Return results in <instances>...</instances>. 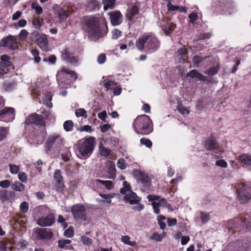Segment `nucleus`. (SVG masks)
<instances>
[{
    "label": "nucleus",
    "instance_id": "2eb2a0df",
    "mask_svg": "<svg viewBox=\"0 0 251 251\" xmlns=\"http://www.w3.org/2000/svg\"><path fill=\"white\" fill-rule=\"evenodd\" d=\"M124 200L130 204L138 203L141 201V198L138 197L136 194L132 191L129 194L126 195L124 197Z\"/></svg>",
    "mask_w": 251,
    "mask_h": 251
},
{
    "label": "nucleus",
    "instance_id": "3c124183",
    "mask_svg": "<svg viewBox=\"0 0 251 251\" xmlns=\"http://www.w3.org/2000/svg\"><path fill=\"white\" fill-rule=\"evenodd\" d=\"M64 188V185L63 183L61 182H57V184L55 186V189L56 191L58 192H61L63 191Z\"/></svg>",
    "mask_w": 251,
    "mask_h": 251
},
{
    "label": "nucleus",
    "instance_id": "aec40b11",
    "mask_svg": "<svg viewBox=\"0 0 251 251\" xmlns=\"http://www.w3.org/2000/svg\"><path fill=\"white\" fill-rule=\"evenodd\" d=\"M187 54V50L186 48H181L179 49L175 53V57L180 62L185 61L184 57Z\"/></svg>",
    "mask_w": 251,
    "mask_h": 251
},
{
    "label": "nucleus",
    "instance_id": "4d7b16f0",
    "mask_svg": "<svg viewBox=\"0 0 251 251\" xmlns=\"http://www.w3.org/2000/svg\"><path fill=\"white\" fill-rule=\"evenodd\" d=\"M19 179L23 182H26L27 177L24 172H20L18 175Z\"/></svg>",
    "mask_w": 251,
    "mask_h": 251
},
{
    "label": "nucleus",
    "instance_id": "13d9d810",
    "mask_svg": "<svg viewBox=\"0 0 251 251\" xmlns=\"http://www.w3.org/2000/svg\"><path fill=\"white\" fill-rule=\"evenodd\" d=\"M2 62H5V63H8L11 64V62L10 61V57L6 54H3L0 57Z\"/></svg>",
    "mask_w": 251,
    "mask_h": 251
},
{
    "label": "nucleus",
    "instance_id": "423d86ee",
    "mask_svg": "<svg viewBox=\"0 0 251 251\" xmlns=\"http://www.w3.org/2000/svg\"><path fill=\"white\" fill-rule=\"evenodd\" d=\"M72 213L75 219L84 221L87 220L86 209L81 204L74 205L72 208Z\"/></svg>",
    "mask_w": 251,
    "mask_h": 251
},
{
    "label": "nucleus",
    "instance_id": "4c0bfd02",
    "mask_svg": "<svg viewBox=\"0 0 251 251\" xmlns=\"http://www.w3.org/2000/svg\"><path fill=\"white\" fill-rule=\"evenodd\" d=\"M140 143L149 148H151L152 146L151 141L150 139L145 138H142L140 139Z\"/></svg>",
    "mask_w": 251,
    "mask_h": 251
},
{
    "label": "nucleus",
    "instance_id": "473e14b6",
    "mask_svg": "<svg viewBox=\"0 0 251 251\" xmlns=\"http://www.w3.org/2000/svg\"><path fill=\"white\" fill-rule=\"evenodd\" d=\"M100 153L102 156H107L110 155L111 151L110 149L101 147V145L100 146Z\"/></svg>",
    "mask_w": 251,
    "mask_h": 251
},
{
    "label": "nucleus",
    "instance_id": "864d4df0",
    "mask_svg": "<svg viewBox=\"0 0 251 251\" xmlns=\"http://www.w3.org/2000/svg\"><path fill=\"white\" fill-rule=\"evenodd\" d=\"M177 220L176 218H170L167 219V224L168 226H172L176 225Z\"/></svg>",
    "mask_w": 251,
    "mask_h": 251
},
{
    "label": "nucleus",
    "instance_id": "9d476101",
    "mask_svg": "<svg viewBox=\"0 0 251 251\" xmlns=\"http://www.w3.org/2000/svg\"><path fill=\"white\" fill-rule=\"evenodd\" d=\"M15 118V111L12 107H6L0 110V120L11 121Z\"/></svg>",
    "mask_w": 251,
    "mask_h": 251
},
{
    "label": "nucleus",
    "instance_id": "680f3d73",
    "mask_svg": "<svg viewBox=\"0 0 251 251\" xmlns=\"http://www.w3.org/2000/svg\"><path fill=\"white\" fill-rule=\"evenodd\" d=\"M177 110L183 114L188 113L189 111L186 108L183 107L182 105H178L177 107Z\"/></svg>",
    "mask_w": 251,
    "mask_h": 251
},
{
    "label": "nucleus",
    "instance_id": "bb28decb",
    "mask_svg": "<svg viewBox=\"0 0 251 251\" xmlns=\"http://www.w3.org/2000/svg\"><path fill=\"white\" fill-rule=\"evenodd\" d=\"M220 68V65H217L216 66L211 68L204 73L210 75H214L218 73Z\"/></svg>",
    "mask_w": 251,
    "mask_h": 251
},
{
    "label": "nucleus",
    "instance_id": "f8f14e48",
    "mask_svg": "<svg viewBox=\"0 0 251 251\" xmlns=\"http://www.w3.org/2000/svg\"><path fill=\"white\" fill-rule=\"evenodd\" d=\"M133 175L138 181H141L143 184L148 186L150 184V179L149 176L142 171L134 170Z\"/></svg>",
    "mask_w": 251,
    "mask_h": 251
},
{
    "label": "nucleus",
    "instance_id": "1a4fd4ad",
    "mask_svg": "<svg viewBox=\"0 0 251 251\" xmlns=\"http://www.w3.org/2000/svg\"><path fill=\"white\" fill-rule=\"evenodd\" d=\"M25 124L28 125L34 124L37 126H45L44 118L36 113L28 115L25 121Z\"/></svg>",
    "mask_w": 251,
    "mask_h": 251
},
{
    "label": "nucleus",
    "instance_id": "f3484780",
    "mask_svg": "<svg viewBox=\"0 0 251 251\" xmlns=\"http://www.w3.org/2000/svg\"><path fill=\"white\" fill-rule=\"evenodd\" d=\"M54 217L50 214L45 218H40L38 221V224L41 226H47L51 225L54 222Z\"/></svg>",
    "mask_w": 251,
    "mask_h": 251
},
{
    "label": "nucleus",
    "instance_id": "338daca9",
    "mask_svg": "<svg viewBox=\"0 0 251 251\" xmlns=\"http://www.w3.org/2000/svg\"><path fill=\"white\" fill-rule=\"evenodd\" d=\"M107 116L106 111L104 110L98 114V117L104 122H106L105 118Z\"/></svg>",
    "mask_w": 251,
    "mask_h": 251
},
{
    "label": "nucleus",
    "instance_id": "dca6fc26",
    "mask_svg": "<svg viewBox=\"0 0 251 251\" xmlns=\"http://www.w3.org/2000/svg\"><path fill=\"white\" fill-rule=\"evenodd\" d=\"M204 147L207 151L217 149L219 147L218 143L214 136H211L206 140Z\"/></svg>",
    "mask_w": 251,
    "mask_h": 251
},
{
    "label": "nucleus",
    "instance_id": "7c9ffc66",
    "mask_svg": "<svg viewBox=\"0 0 251 251\" xmlns=\"http://www.w3.org/2000/svg\"><path fill=\"white\" fill-rule=\"evenodd\" d=\"M130 237L128 236H123L121 238V240L123 242H124L126 244H127L128 245L131 246H134L136 245V243L135 241L131 242L130 241Z\"/></svg>",
    "mask_w": 251,
    "mask_h": 251
},
{
    "label": "nucleus",
    "instance_id": "72a5a7b5",
    "mask_svg": "<svg viewBox=\"0 0 251 251\" xmlns=\"http://www.w3.org/2000/svg\"><path fill=\"white\" fill-rule=\"evenodd\" d=\"M73 122L71 120H68L64 122L63 126L64 129L66 131H70L72 130L73 127Z\"/></svg>",
    "mask_w": 251,
    "mask_h": 251
},
{
    "label": "nucleus",
    "instance_id": "f257e3e1",
    "mask_svg": "<svg viewBox=\"0 0 251 251\" xmlns=\"http://www.w3.org/2000/svg\"><path fill=\"white\" fill-rule=\"evenodd\" d=\"M136 46L140 50H144L152 53L159 48L160 42L155 36L150 34H145L141 36L136 42Z\"/></svg>",
    "mask_w": 251,
    "mask_h": 251
},
{
    "label": "nucleus",
    "instance_id": "39448f33",
    "mask_svg": "<svg viewBox=\"0 0 251 251\" xmlns=\"http://www.w3.org/2000/svg\"><path fill=\"white\" fill-rule=\"evenodd\" d=\"M63 140L59 134L50 135L45 143L47 152L50 151L52 146L55 148H59L63 145Z\"/></svg>",
    "mask_w": 251,
    "mask_h": 251
},
{
    "label": "nucleus",
    "instance_id": "a19ab883",
    "mask_svg": "<svg viewBox=\"0 0 251 251\" xmlns=\"http://www.w3.org/2000/svg\"><path fill=\"white\" fill-rule=\"evenodd\" d=\"M20 210L23 213H26L28 210V203L26 201L22 202L20 206Z\"/></svg>",
    "mask_w": 251,
    "mask_h": 251
},
{
    "label": "nucleus",
    "instance_id": "c03bdc74",
    "mask_svg": "<svg viewBox=\"0 0 251 251\" xmlns=\"http://www.w3.org/2000/svg\"><path fill=\"white\" fill-rule=\"evenodd\" d=\"M202 61L201 57L195 56L193 59V64L195 67L198 68L199 64Z\"/></svg>",
    "mask_w": 251,
    "mask_h": 251
},
{
    "label": "nucleus",
    "instance_id": "2f4dec72",
    "mask_svg": "<svg viewBox=\"0 0 251 251\" xmlns=\"http://www.w3.org/2000/svg\"><path fill=\"white\" fill-rule=\"evenodd\" d=\"M53 177L56 182H61L63 180V177L61 175V171L56 170L54 172Z\"/></svg>",
    "mask_w": 251,
    "mask_h": 251
},
{
    "label": "nucleus",
    "instance_id": "774afa93",
    "mask_svg": "<svg viewBox=\"0 0 251 251\" xmlns=\"http://www.w3.org/2000/svg\"><path fill=\"white\" fill-rule=\"evenodd\" d=\"M247 186L245 184H242L241 187L237 190L238 195L240 194V193L244 194L245 193H248L247 192Z\"/></svg>",
    "mask_w": 251,
    "mask_h": 251
},
{
    "label": "nucleus",
    "instance_id": "7ed1b4c3",
    "mask_svg": "<svg viewBox=\"0 0 251 251\" xmlns=\"http://www.w3.org/2000/svg\"><path fill=\"white\" fill-rule=\"evenodd\" d=\"M96 145L95 138L90 137L83 141H79L77 144V155L86 158L92 154Z\"/></svg>",
    "mask_w": 251,
    "mask_h": 251
},
{
    "label": "nucleus",
    "instance_id": "5fc2aeb1",
    "mask_svg": "<svg viewBox=\"0 0 251 251\" xmlns=\"http://www.w3.org/2000/svg\"><path fill=\"white\" fill-rule=\"evenodd\" d=\"M112 34H113V36H112V38L113 39H117L119 37L121 36V34H122V32L120 30H119V29H115L114 30H113L112 31Z\"/></svg>",
    "mask_w": 251,
    "mask_h": 251
},
{
    "label": "nucleus",
    "instance_id": "f704fd0d",
    "mask_svg": "<svg viewBox=\"0 0 251 251\" xmlns=\"http://www.w3.org/2000/svg\"><path fill=\"white\" fill-rule=\"evenodd\" d=\"M116 85V83L111 80H106L104 82V86L107 89V91L109 89H113V87H114Z\"/></svg>",
    "mask_w": 251,
    "mask_h": 251
},
{
    "label": "nucleus",
    "instance_id": "e433bc0d",
    "mask_svg": "<svg viewBox=\"0 0 251 251\" xmlns=\"http://www.w3.org/2000/svg\"><path fill=\"white\" fill-rule=\"evenodd\" d=\"M75 115L76 117H84L87 118V115L86 111L83 108H79L75 111Z\"/></svg>",
    "mask_w": 251,
    "mask_h": 251
},
{
    "label": "nucleus",
    "instance_id": "c9c22d12",
    "mask_svg": "<svg viewBox=\"0 0 251 251\" xmlns=\"http://www.w3.org/2000/svg\"><path fill=\"white\" fill-rule=\"evenodd\" d=\"M43 22V19H39L38 18H34L32 21V24L36 28H39L42 26Z\"/></svg>",
    "mask_w": 251,
    "mask_h": 251
},
{
    "label": "nucleus",
    "instance_id": "69168bd1",
    "mask_svg": "<svg viewBox=\"0 0 251 251\" xmlns=\"http://www.w3.org/2000/svg\"><path fill=\"white\" fill-rule=\"evenodd\" d=\"M198 14L197 13H195V12L191 13L189 15V18L190 19L191 23H193L194 22V21L197 20V19H198Z\"/></svg>",
    "mask_w": 251,
    "mask_h": 251
},
{
    "label": "nucleus",
    "instance_id": "4468645a",
    "mask_svg": "<svg viewBox=\"0 0 251 251\" xmlns=\"http://www.w3.org/2000/svg\"><path fill=\"white\" fill-rule=\"evenodd\" d=\"M36 239L38 240L50 239L52 236L51 232L47 231L45 228H37L35 232Z\"/></svg>",
    "mask_w": 251,
    "mask_h": 251
},
{
    "label": "nucleus",
    "instance_id": "20e7f679",
    "mask_svg": "<svg viewBox=\"0 0 251 251\" xmlns=\"http://www.w3.org/2000/svg\"><path fill=\"white\" fill-rule=\"evenodd\" d=\"M87 32L93 38L98 39L102 37L104 33L99 27L98 20L97 18H90L86 22Z\"/></svg>",
    "mask_w": 251,
    "mask_h": 251
},
{
    "label": "nucleus",
    "instance_id": "052dcab7",
    "mask_svg": "<svg viewBox=\"0 0 251 251\" xmlns=\"http://www.w3.org/2000/svg\"><path fill=\"white\" fill-rule=\"evenodd\" d=\"M153 209V212L156 214H158L160 213V210H159V206L157 204L156 202L153 201L151 203Z\"/></svg>",
    "mask_w": 251,
    "mask_h": 251
},
{
    "label": "nucleus",
    "instance_id": "603ef678",
    "mask_svg": "<svg viewBox=\"0 0 251 251\" xmlns=\"http://www.w3.org/2000/svg\"><path fill=\"white\" fill-rule=\"evenodd\" d=\"M216 165L224 168H226L227 166L226 162L223 159L217 160L216 162Z\"/></svg>",
    "mask_w": 251,
    "mask_h": 251
},
{
    "label": "nucleus",
    "instance_id": "de8ad7c7",
    "mask_svg": "<svg viewBox=\"0 0 251 251\" xmlns=\"http://www.w3.org/2000/svg\"><path fill=\"white\" fill-rule=\"evenodd\" d=\"M9 166L10 168V172L11 174H17L19 171L20 168L19 166L10 164Z\"/></svg>",
    "mask_w": 251,
    "mask_h": 251
},
{
    "label": "nucleus",
    "instance_id": "b1692460",
    "mask_svg": "<svg viewBox=\"0 0 251 251\" xmlns=\"http://www.w3.org/2000/svg\"><path fill=\"white\" fill-rule=\"evenodd\" d=\"M11 188L16 191L22 192L25 190V186L22 183L16 181L11 185Z\"/></svg>",
    "mask_w": 251,
    "mask_h": 251
},
{
    "label": "nucleus",
    "instance_id": "c756f323",
    "mask_svg": "<svg viewBox=\"0 0 251 251\" xmlns=\"http://www.w3.org/2000/svg\"><path fill=\"white\" fill-rule=\"evenodd\" d=\"M115 0H103L104 9L107 10L108 8H113L114 5Z\"/></svg>",
    "mask_w": 251,
    "mask_h": 251
},
{
    "label": "nucleus",
    "instance_id": "6e6552de",
    "mask_svg": "<svg viewBox=\"0 0 251 251\" xmlns=\"http://www.w3.org/2000/svg\"><path fill=\"white\" fill-rule=\"evenodd\" d=\"M0 46L15 50L18 47L17 37L10 35L3 38L0 41Z\"/></svg>",
    "mask_w": 251,
    "mask_h": 251
},
{
    "label": "nucleus",
    "instance_id": "49530a36",
    "mask_svg": "<svg viewBox=\"0 0 251 251\" xmlns=\"http://www.w3.org/2000/svg\"><path fill=\"white\" fill-rule=\"evenodd\" d=\"M118 167L121 170H124L126 168V161L123 158H120L117 162Z\"/></svg>",
    "mask_w": 251,
    "mask_h": 251
},
{
    "label": "nucleus",
    "instance_id": "393cba45",
    "mask_svg": "<svg viewBox=\"0 0 251 251\" xmlns=\"http://www.w3.org/2000/svg\"><path fill=\"white\" fill-rule=\"evenodd\" d=\"M240 161L244 164L251 165V155L247 154H245L239 156Z\"/></svg>",
    "mask_w": 251,
    "mask_h": 251
},
{
    "label": "nucleus",
    "instance_id": "58836bf2",
    "mask_svg": "<svg viewBox=\"0 0 251 251\" xmlns=\"http://www.w3.org/2000/svg\"><path fill=\"white\" fill-rule=\"evenodd\" d=\"M200 214L201 215V219L202 223L205 224L209 220L210 215L209 214L202 211L200 212Z\"/></svg>",
    "mask_w": 251,
    "mask_h": 251
},
{
    "label": "nucleus",
    "instance_id": "c85d7f7f",
    "mask_svg": "<svg viewBox=\"0 0 251 251\" xmlns=\"http://www.w3.org/2000/svg\"><path fill=\"white\" fill-rule=\"evenodd\" d=\"M63 73H65L67 74H69L71 75V76H73L74 77V80H76L77 78V74L75 72L72 70H69L67 69H63L62 70L60 71L59 74L57 75V77L58 78L59 76Z\"/></svg>",
    "mask_w": 251,
    "mask_h": 251
},
{
    "label": "nucleus",
    "instance_id": "a18cd8bd",
    "mask_svg": "<svg viewBox=\"0 0 251 251\" xmlns=\"http://www.w3.org/2000/svg\"><path fill=\"white\" fill-rule=\"evenodd\" d=\"M7 130L3 127H0V141L3 140L6 138Z\"/></svg>",
    "mask_w": 251,
    "mask_h": 251
},
{
    "label": "nucleus",
    "instance_id": "bf43d9fd",
    "mask_svg": "<svg viewBox=\"0 0 251 251\" xmlns=\"http://www.w3.org/2000/svg\"><path fill=\"white\" fill-rule=\"evenodd\" d=\"M0 186L2 188H7L11 186L10 182L9 180H4L0 181Z\"/></svg>",
    "mask_w": 251,
    "mask_h": 251
},
{
    "label": "nucleus",
    "instance_id": "412c9836",
    "mask_svg": "<svg viewBox=\"0 0 251 251\" xmlns=\"http://www.w3.org/2000/svg\"><path fill=\"white\" fill-rule=\"evenodd\" d=\"M56 14L59 18V23H62L68 17V14L67 13L66 11L62 8L57 10Z\"/></svg>",
    "mask_w": 251,
    "mask_h": 251
},
{
    "label": "nucleus",
    "instance_id": "ddd939ff",
    "mask_svg": "<svg viewBox=\"0 0 251 251\" xmlns=\"http://www.w3.org/2000/svg\"><path fill=\"white\" fill-rule=\"evenodd\" d=\"M108 15L112 25L116 26L122 22V15L119 11L109 12Z\"/></svg>",
    "mask_w": 251,
    "mask_h": 251
},
{
    "label": "nucleus",
    "instance_id": "79ce46f5",
    "mask_svg": "<svg viewBox=\"0 0 251 251\" xmlns=\"http://www.w3.org/2000/svg\"><path fill=\"white\" fill-rule=\"evenodd\" d=\"M74 232L73 227L72 226H70L67 229H66L64 233V236L70 238L73 237L74 235Z\"/></svg>",
    "mask_w": 251,
    "mask_h": 251
},
{
    "label": "nucleus",
    "instance_id": "cd10ccee",
    "mask_svg": "<svg viewBox=\"0 0 251 251\" xmlns=\"http://www.w3.org/2000/svg\"><path fill=\"white\" fill-rule=\"evenodd\" d=\"M96 181L102 184L103 185H104L105 187L108 190H111L113 187V183L111 181L96 179Z\"/></svg>",
    "mask_w": 251,
    "mask_h": 251
},
{
    "label": "nucleus",
    "instance_id": "e2e57ef3",
    "mask_svg": "<svg viewBox=\"0 0 251 251\" xmlns=\"http://www.w3.org/2000/svg\"><path fill=\"white\" fill-rule=\"evenodd\" d=\"M168 9L169 11H173L176 10H178L179 8L178 6H175L172 4L170 1L167 4Z\"/></svg>",
    "mask_w": 251,
    "mask_h": 251
},
{
    "label": "nucleus",
    "instance_id": "8fccbe9b",
    "mask_svg": "<svg viewBox=\"0 0 251 251\" xmlns=\"http://www.w3.org/2000/svg\"><path fill=\"white\" fill-rule=\"evenodd\" d=\"M106 59V55L105 53H101L100 55H99L98 57V62L100 64H102L104 63V62L105 61Z\"/></svg>",
    "mask_w": 251,
    "mask_h": 251
},
{
    "label": "nucleus",
    "instance_id": "09e8293b",
    "mask_svg": "<svg viewBox=\"0 0 251 251\" xmlns=\"http://www.w3.org/2000/svg\"><path fill=\"white\" fill-rule=\"evenodd\" d=\"M82 243L87 245H91L92 244V240L89 237L83 235L81 237Z\"/></svg>",
    "mask_w": 251,
    "mask_h": 251
},
{
    "label": "nucleus",
    "instance_id": "f03ea898",
    "mask_svg": "<svg viewBox=\"0 0 251 251\" xmlns=\"http://www.w3.org/2000/svg\"><path fill=\"white\" fill-rule=\"evenodd\" d=\"M151 121L150 117L146 115L138 116L134 120L133 126L135 131L143 135L148 134L152 131L150 127Z\"/></svg>",
    "mask_w": 251,
    "mask_h": 251
},
{
    "label": "nucleus",
    "instance_id": "a211bd4d",
    "mask_svg": "<svg viewBox=\"0 0 251 251\" xmlns=\"http://www.w3.org/2000/svg\"><path fill=\"white\" fill-rule=\"evenodd\" d=\"M186 77H190L191 78H195L196 81L202 80L203 81H205L207 80L206 76L199 73L196 70H193L190 71L186 74Z\"/></svg>",
    "mask_w": 251,
    "mask_h": 251
},
{
    "label": "nucleus",
    "instance_id": "4be33fe9",
    "mask_svg": "<svg viewBox=\"0 0 251 251\" xmlns=\"http://www.w3.org/2000/svg\"><path fill=\"white\" fill-rule=\"evenodd\" d=\"M139 13L138 7L136 5L132 6L127 9V16L129 20H131L133 17L137 15Z\"/></svg>",
    "mask_w": 251,
    "mask_h": 251
},
{
    "label": "nucleus",
    "instance_id": "37998d69",
    "mask_svg": "<svg viewBox=\"0 0 251 251\" xmlns=\"http://www.w3.org/2000/svg\"><path fill=\"white\" fill-rule=\"evenodd\" d=\"M71 242V241L68 239L60 240L58 242V246L60 248L63 249L66 244H69Z\"/></svg>",
    "mask_w": 251,
    "mask_h": 251
},
{
    "label": "nucleus",
    "instance_id": "5701e85b",
    "mask_svg": "<svg viewBox=\"0 0 251 251\" xmlns=\"http://www.w3.org/2000/svg\"><path fill=\"white\" fill-rule=\"evenodd\" d=\"M238 196L241 203H245L251 199V195L249 193L244 194L240 193V194L238 195Z\"/></svg>",
    "mask_w": 251,
    "mask_h": 251
},
{
    "label": "nucleus",
    "instance_id": "6e6d98bb",
    "mask_svg": "<svg viewBox=\"0 0 251 251\" xmlns=\"http://www.w3.org/2000/svg\"><path fill=\"white\" fill-rule=\"evenodd\" d=\"M26 24V21L24 19L20 20L17 24H15V27L18 28V27H24Z\"/></svg>",
    "mask_w": 251,
    "mask_h": 251
},
{
    "label": "nucleus",
    "instance_id": "0e129e2a",
    "mask_svg": "<svg viewBox=\"0 0 251 251\" xmlns=\"http://www.w3.org/2000/svg\"><path fill=\"white\" fill-rule=\"evenodd\" d=\"M28 33L25 29L21 30L19 34V36L21 40H25L28 36Z\"/></svg>",
    "mask_w": 251,
    "mask_h": 251
},
{
    "label": "nucleus",
    "instance_id": "ea45409f",
    "mask_svg": "<svg viewBox=\"0 0 251 251\" xmlns=\"http://www.w3.org/2000/svg\"><path fill=\"white\" fill-rule=\"evenodd\" d=\"M0 199L2 202H4L7 200V191L6 190H0Z\"/></svg>",
    "mask_w": 251,
    "mask_h": 251
},
{
    "label": "nucleus",
    "instance_id": "a878e982",
    "mask_svg": "<svg viewBox=\"0 0 251 251\" xmlns=\"http://www.w3.org/2000/svg\"><path fill=\"white\" fill-rule=\"evenodd\" d=\"M88 8L89 10L92 11L100 8V4L96 0H90L88 4Z\"/></svg>",
    "mask_w": 251,
    "mask_h": 251
},
{
    "label": "nucleus",
    "instance_id": "9b49d317",
    "mask_svg": "<svg viewBox=\"0 0 251 251\" xmlns=\"http://www.w3.org/2000/svg\"><path fill=\"white\" fill-rule=\"evenodd\" d=\"M62 57L65 61L72 64H77L78 62L77 57L74 56L73 53L67 48L64 50Z\"/></svg>",
    "mask_w": 251,
    "mask_h": 251
},
{
    "label": "nucleus",
    "instance_id": "6ab92c4d",
    "mask_svg": "<svg viewBox=\"0 0 251 251\" xmlns=\"http://www.w3.org/2000/svg\"><path fill=\"white\" fill-rule=\"evenodd\" d=\"M106 167L107 172L109 174V178L114 179L115 177L116 170L115 167V164L110 161H108L106 163Z\"/></svg>",
    "mask_w": 251,
    "mask_h": 251
},
{
    "label": "nucleus",
    "instance_id": "0eeeda50",
    "mask_svg": "<svg viewBox=\"0 0 251 251\" xmlns=\"http://www.w3.org/2000/svg\"><path fill=\"white\" fill-rule=\"evenodd\" d=\"M39 33L37 31L32 32L31 34V37L36 39V43L39 47L44 51H48L49 50L48 40L45 34H42L40 37Z\"/></svg>",
    "mask_w": 251,
    "mask_h": 251
}]
</instances>
